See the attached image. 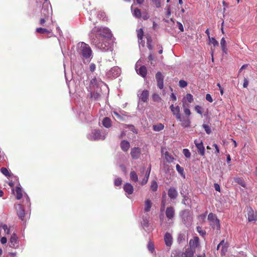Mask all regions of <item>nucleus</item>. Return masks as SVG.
<instances>
[{
    "label": "nucleus",
    "mask_w": 257,
    "mask_h": 257,
    "mask_svg": "<svg viewBox=\"0 0 257 257\" xmlns=\"http://www.w3.org/2000/svg\"><path fill=\"white\" fill-rule=\"evenodd\" d=\"M91 44L102 51H111L112 34L106 27H95L89 34Z\"/></svg>",
    "instance_id": "1"
},
{
    "label": "nucleus",
    "mask_w": 257,
    "mask_h": 257,
    "mask_svg": "<svg viewBox=\"0 0 257 257\" xmlns=\"http://www.w3.org/2000/svg\"><path fill=\"white\" fill-rule=\"evenodd\" d=\"M77 50L85 63H88L93 57L92 51L88 44L80 42L77 45Z\"/></svg>",
    "instance_id": "2"
},
{
    "label": "nucleus",
    "mask_w": 257,
    "mask_h": 257,
    "mask_svg": "<svg viewBox=\"0 0 257 257\" xmlns=\"http://www.w3.org/2000/svg\"><path fill=\"white\" fill-rule=\"evenodd\" d=\"M107 133L105 131H103L99 129H91L89 132L86 137L88 140L91 141H98L104 140L107 136Z\"/></svg>",
    "instance_id": "3"
},
{
    "label": "nucleus",
    "mask_w": 257,
    "mask_h": 257,
    "mask_svg": "<svg viewBox=\"0 0 257 257\" xmlns=\"http://www.w3.org/2000/svg\"><path fill=\"white\" fill-rule=\"evenodd\" d=\"M45 3L43 4V7H44ZM52 9L50 7V9L47 8V9H45L43 8L42 14L43 15V17L41 18L39 21V24L44 27H46V24H49V23L46 24L49 20V18L52 15ZM50 24H52L51 23Z\"/></svg>",
    "instance_id": "4"
},
{
    "label": "nucleus",
    "mask_w": 257,
    "mask_h": 257,
    "mask_svg": "<svg viewBox=\"0 0 257 257\" xmlns=\"http://www.w3.org/2000/svg\"><path fill=\"white\" fill-rule=\"evenodd\" d=\"M182 221L183 224L187 227H189L192 223L193 218L190 211L186 209L182 211L180 214Z\"/></svg>",
    "instance_id": "5"
},
{
    "label": "nucleus",
    "mask_w": 257,
    "mask_h": 257,
    "mask_svg": "<svg viewBox=\"0 0 257 257\" xmlns=\"http://www.w3.org/2000/svg\"><path fill=\"white\" fill-rule=\"evenodd\" d=\"M208 220L210 225L213 229L220 230V221L215 214L210 213L208 215Z\"/></svg>",
    "instance_id": "6"
},
{
    "label": "nucleus",
    "mask_w": 257,
    "mask_h": 257,
    "mask_svg": "<svg viewBox=\"0 0 257 257\" xmlns=\"http://www.w3.org/2000/svg\"><path fill=\"white\" fill-rule=\"evenodd\" d=\"M166 217L168 219V223L169 225H172L174 223L175 217V209L172 206L168 207L165 211Z\"/></svg>",
    "instance_id": "7"
},
{
    "label": "nucleus",
    "mask_w": 257,
    "mask_h": 257,
    "mask_svg": "<svg viewBox=\"0 0 257 257\" xmlns=\"http://www.w3.org/2000/svg\"><path fill=\"white\" fill-rule=\"evenodd\" d=\"M45 28H37L36 32L39 34H51L53 30L52 24H46Z\"/></svg>",
    "instance_id": "8"
},
{
    "label": "nucleus",
    "mask_w": 257,
    "mask_h": 257,
    "mask_svg": "<svg viewBox=\"0 0 257 257\" xmlns=\"http://www.w3.org/2000/svg\"><path fill=\"white\" fill-rule=\"evenodd\" d=\"M9 246L13 248H18L19 247V241L16 233H14L11 238L9 242Z\"/></svg>",
    "instance_id": "9"
},
{
    "label": "nucleus",
    "mask_w": 257,
    "mask_h": 257,
    "mask_svg": "<svg viewBox=\"0 0 257 257\" xmlns=\"http://www.w3.org/2000/svg\"><path fill=\"white\" fill-rule=\"evenodd\" d=\"M141 62V60L140 59L136 63V70L138 74H139L140 75L144 78L146 76L147 73L146 67L145 66H142L140 67L139 69H137L138 66L140 65Z\"/></svg>",
    "instance_id": "10"
},
{
    "label": "nucleus",
    "mask_w": 257,
    "mask_h": 257,
    "mask_svg": "<svg viewBox=\"0 0 257 257\" xmlns=\"http://www.w3.org/2000/svg\"><path fill=\"white\" fill-rule=\"evenodd\" d=\"M170 108L173 115L176 116V119L178 120H181V114L180 113V107L178 105L175 107L173 104H172L170 106Z\"/></svg>",
    "instance_id": "11"
},
{
    "label": "nucleus",
    "mask_w": 257,
    "mask_h": 257,
    "mask_svg": "<svg viewBox=\"0 0 257 257\" xmlns=\"http://www.w3.org/2000/svg\"><path fill=\"white\" fill-rule=\"evenodd\" d=\"M164 77L160 72H158L156 74V79L157 82V86L160 89L164 88Z\"/></svg>",
    "instance_id": "12"
},
{
    "label": "nucleus",
    "mask_w": 257,
    "mask_h": 257,
    "mask_svg": "<svg viewBox=\"0 0 257 257\" xmlns=\"http://www.w3.org/2000/svg\"><path fill=\"white\" fill-rule=\"evenodd\" d=\"M194 144L197 149L198 153L202 156L205 155V148L202 141L198 142L197 140H194Z\"/></svg>",
    "instance_id": "13"
},
{
    "label": "nucleus",
    "mask_w": 257,
    "mask_h": 257,
    "mask_svg": "<svg viewBox=\"0 0 257 257\" xmlns=\"http://www.w3.org/2000/svg\"><path fill=\"white\" fill-rule=\"evenodd\" d=\"M15 208L19 218L21 219L22 221L24 220L25 210L23 207L22 205L20 204H17L15 206Z\"/></svg>",
    "instance_id": "14"
},
{
    "label": "nucleus",
    "mask_w": 257,
    "mask_h": 257,
    "mask_svg": "<svg viewBox=\"0 0 257 257\" xmlns=\"http://www.w3.org/2000/svg\"><path fill=\"white\" fill-rule=\"evenodd\" d=\"M247 217L249 222L255 221L257 220L256 213L251 207L247 208Z\"/></svg>",
    "instance_id": "15"
},
{
    "label": "nucleus",
    "mask_w": 257,
    "mask_h": 257,
    "mask_svg": "<svg viewBox=\"0 0 257 257\" xmlns=\"http://www.w3.org/2000/svg\"><path fill=\"white\" fill-rule=\"evenodd\" d=\"M130 154L133 159H138L140 157L141 150L139 147L132 148Z\"/></svg>",
    "instance_id": "16"
},
{
    "label": "nucleus",
    "mask_w": 257,
    "mask_h": 257,
    "mask_svg": "<svg viewBox=\"0 0 257 257\" xmlns=\"http://www.w3.org/2000/svg\"><path fill=\"white\" fill-rule=\"evenodd\" d=\"M103 82L99 78H94L90 81V87L93 88L102 86Z\"/></svg>",
    "instance_id": "17"
},
{
    "label": "nucleus",
    "mask_w": 257,
    "mask_h": 257,
    "mask_svg": "<svg viewBox=\"0 0 257 257\" xmlns=\"http://www.w3.org/2000/svg\"><path fill=\"white\" fill-rule=\"evenodd\" d=\"M149 216H145L143 218L141 222L142 227L146 231H150L152 230V228L149 227Z\"/></svg>",
    "instance_id": "18"
},
{
    "label": "nucleus",
    "mask_w": 257,
    "mask_h": 257,
    "mask_svg": "<svg viewBox=\"0 0 257 257\" xmlns=\"http://www.w3.org/2000/svg\"><path fill=\"white\" fill-rule=\"evenodd\" d=\"M168 195L171 199H175L178 196V192L177 189L174 187H170L168 191Z\"/></svg>",
    "instance_id": "19"
},
{
    "label": "nucleus",
    "mask_w": 257,
    "mask_h": 257,
    "mask_svg": "<svg viewBox=\"0 0 257 257\" xmlns=\"http://www.w3.org/2000/svg\"><path fill=\"white\" fill-rule=\"evenodd\" d=\"M199 237L197 236H195L194 237L193 239H190L189 241V248H191L195 250V248H196L199 244Z\"/></svg>",
    "instance_id": "20"
},
{
    "label": "nucleus",
    "mask_w": 257,
    "mask_h": 257,
    "mask_svg": "<svg viewBox=\"0 0 257 257\" xmlns=\"http://www.w3.org/2000/svg\"><path fill=\"white\" fill-rule=\"evenodd\" d=\"M12 191L13 193L16 195L17 199L20 200L23 197V194L22 188L20 186H17L15 191L14 189H12Z\"/></svg>",
    "instance_id": "21"
},
{
    "label": "nucleus",
    "mask_w": 257,
    "mask_h": 257,
    "mask_svg": "<svg viewBox=\"0 0 257 257\" xmlns=\"http://www.w3.org/2000/svg\"><path fill=\"white\" fill-rule=\"evenodd\" d=\"M139 99L143 102H146L149 97V91L147 90H143L141 93L138 94Z\"/></svg>",
    "instance_id": "22"
},
{
    "label": "nucleus",
    "mask_w": 257,
    "mask_h": 257,
    "mask_svg": "<svg viewBox=\"0 0 257 257\" xmlns=\"http://www.w3.org/2000/svg\"><path fill=\"white\" fill-rule=\"evenodd\" d=\"M123 190L126 194L131 195L134 192V187L130 183H126L123 186Z\"/></svg>",
    "instance_id": "23"
},
{
    "label": "nucleus",
    "mask_w": 257,
    "mask_h": 257,
    "mask_svg": "<svg viewBox=\"0 0 257 257\" xmlns=\"http://www.w3.org/2000/svg\"><path fill=\"white\" fill-rule=\"evenodd\" d=\"M172 236L169 232H166L164 235V240L167 246H171L172 244Z\"/></svg>",
    "instance_id": "24"
},
{
    "label": "nucleus",
    "mask_w": 257,
    "mask_h": 257,
    "mask_svg": "<svg viewBox=\"0 0 257 257\" xmlns=\"http://www.w3.org/2000/svg\"><path fill=\"white\" fill-rule=\"evenodd\" d=\"M120 148L124 152H126L130 148V143L126 140H122L120 143Z\"/></svg>",
    "instance_id": "25"
},
{
    "label": "nucleus",
    "mask_w": 257,
    "mask_h": 257,
    "mask_svg": "<svg viewBox=\"0 0 257 257\" xmlns=\"http://www.w3.org/2000/svg\"><path fill=\"white\" fill-rule=\"evenodd\" d=\"M195 250L191 248H187L182 253V257H193Z\"/></svg>",
    "instance_id": "26"
},
{
    "label": "nucleus",
    "mask_w": 257,
    "mask_h": 257,
    "mask_svg": "<svg viewBox=\"0 0 257 257\" xmlns=\"http://www.w3.org/2000/svg\"><path fill=\"white\" fill-rule=\"evenodd\" d=\"M220 46L221 47V49L222 52L225 53H227V45H226V42L224 38H222L220 41Z\"/></svg>",
    "instance_id": "27"
},
{
    "label": "nucleus",
    "mask_w": 257,
    "mask_h": 257,
    "mask_svg": "<svg viewBox=\"0 0 257 257\" xmlns=\"http://www.w3.org/2000/svg\"><path fill=\"white\" fill-rule=\"evenodd\" d=\"M186 240V234L185 233L180 232L178 234L177 237V241L179 243H182L185 242Z\"/></svg>",
    "instance_id": "28"
},
{
    "label": "nucleus",
    "mask_w": 257,
    "mask_h": 257,
    "mask_svg": "<svg viewBox=\"0 0 257 257\" xmlns=\"http://www.w3.org/2000/svg\"><path fill=\"white\" fill-rule=\"evenodd\" d=\"M152 205V203L151 201L149 199H147L145 202L144 211L146 212L150 211Z\"/></svg>",
    "instance_id": "29"
},
{
    "label": "nucleus",
    "mask_w": 257,
    "mask_h": 257,
    "mask_svg": "<svg viewBox=\"0 0 257 257\" xmlns=\"http://www.w3.org/2000/svg\"><path fill=\"white\" fill-rule=\"evenodd\" d=\"M102 124L104 127L106 128L110 127L111 126V119L107 117H104L102 120Z\"/></svg>",
    "instance_id": "30"
},
{
    "label": "nucleus",
    "mask_w": 257,
    "mask_h": 257,
    "mask_svg": "<svg viewBox=\"0 0 257 257\" xmlns=\"http://www.w3.org/2000/svg\"><path fill=\"white\" fill-rule=\"evenodd\" d=\"M182 122V125L183 127L187 128L188 127L191 123V121L189 118H186L185 119H182L181 120H179Z\"/></svg>",
    "instance_id": "31"
},
{
    "label": "nucleus",
    "mask_w": 257,
    "mask_h": 257,
    "mask_svg": "<svg viewBox=\"0 0 257 257\" xmlns=\"http://www.w3.org/2000/svg\"><path fill=\"white\" fill-rule=\"evenodd\" d=\"M151 169V166H150L149 167L148 170L146 172L145 178H144V179L143 180V181L142 182V185H144L146 184L147 183V182L148 181V179H149V176H150Z\"/></svg>",
    "instance_id": "32"
},
{
    "label": "nucleus",
    "mask_w": 257,
    "mask_h": 257,
    "mask_svg": "<svg viewBox=\"0 0 257 257\" xmlns=\"http://www.w3.org/2000/svg\"><path fill=\"white\" fill-rule=\"evenodd\" d=\"M153 130L156 132H159L163 130L164 128V125L159 123L153 126Z\"/></svg>",
    "instance_id": "33"
},
{
    "label": "nucleus",
    "mask_w": 257,
    "mask_h": 257,
    "mask_svg": "<svg viewBox=\"0 0 257 257\" xmlns=\"http://www.w3.org/2000/svg\"><path fill=\"white\" fill-rule=\"evenodd\" d=\"M131 180L135 182L138 181V177L137 173L134 171H132L130 173Z\"/></svg>",
    "instance_id": "34"
},
{
    "label": "nucleus",
    "mask_w": 257,
    "mask_h": 257,
    "mask_svg": "<svg viewBox=\"0 0 257 257\" xmlns=\"http://www.w3.org/2000/svg\"><path fill=\"white\" fill-rule=\"evenodd\" d=\"M188 107L189 104L186 105V104L183 102V107L184 109V112L187 116H189L191 114V111L188 108Z\"/></svg>",
    "instance_id": "35"
},
{
    "label": "nucleus",
    "mask_w": 257,
    "mask_h": 257,
    "mask_svg": "<svg viewBox=\"0 0 257 257\" xmlns=\"http://www.w3.org/2000/svg\"><path fill=\"white\" fill-rule=\"evenodd\" d=\"M121 73V69L118 67H113V78L118 77Z\"/></svg>",
    "instance_id": "36"
},
{
    "label": "nucleus",
    "mask_w": 257,
    "mask_h": 257,
    "mask_svg": "<svg viewBox=\"0 0 257 257\" xmlns=\"http://www.w3.org/2000/svg\"><path fill=\"white\" fill-rule=\"evenodd\" d=\"M137 35L139 40V43L140 44V41H141V42H143L142 39L144 35V32L142 29H140V30H138Z\"/></svg>",
    "instance_id": "37"
},
{
    "label": "nucleus",
    "mask_w": 257,
    "mask_h": 257,
    "mask_svg": "<svg viewBox=\"0 0 257 257\" xmlns=\"http://www.w3.org/2000/svg\"><path fill=\"white\" fill-rule=\"evenodd\" d=\"M133 16L137 18H140L141 17V12L140 9L136 8L133 12Z\"/></svg>",
    "instance_id": "38"
},
{
    "label": "nucleus",
    "mask_w": 257,
    "mask_h": 257,
    "mask_svg": "<svg viewBox=\"0 0 257 257\" xmlns=\"http://www.w3.org/2000/svg\"><path fill=\"white\" fill-rule=\"evenodd\" d=\"M97 17L98 18H99L100 19H101L102 21H106L107 20V18L106 17V14L104 12H99L98 14H97Z\"/></svg>",
    "instance_id": "39"
},
{
    "label": "nucleus",
    "mask_w": 257,
    "mask_h": 257,
    "mask_svg": "<svg viewBox=\"0 0 257 257\" xmlns=\"http://www.w3.org/2000/svg\"><path fill=\"white\" fill-rule=\"evenodd\" d=\"M196 230L199 233V234L202 236H204L206 234V231L205 230L202 229L201 227L200 226H197Z\"/></svg>",
    "instance_id": "40"
},
{
    "label": "nucleus",
    "mask_w": 257,
    "mask_h": 257,
    "mask_svg": "<svg viewBox=\"0 0 257 257\" xmlns=\"http://www.w3.org/2000/svg\"><path fill=\"white\" fill-rule=\"evenodd\" d=\"M158 187V184H157V182L155 181H152L151 183V189L153 191L155 192L157 190Z\"/></svg>",
    "instance_id": "41"
},
{
    "label": "nucleus",
    "mask_w": 257,
    "mask_h": 257,
    "mask_svg": "<svg viewBox=\"0 0 257 257\" xmlns=\"http://www.w3.org/2000/svg\"><path fill=\"white\" fill-rule=\"evenodd\" d=\"M176 168L177 171L179 173H180L182 176L185 178V175L184 174V169L182 167H181L179 164H177L176 166Z\"/></svg>",
    "instance_id": "42"
},
{
    "label": "nucleus",
    "mask_w": 257,
    "mask_h": 257,
    "mask_svg": "<svg viewBox=\"0 0 257 257\" xmlns=\"http://www.w3.org/2000/svg\"><path fill=\"white\" fill-rule=\"evenodd\" d=\"M228 245L227 243H225L223 246H222L221 250V254L222 255H225L226 252L227 251V248Z\"/></svg>",
    "instance_id": "43"
},
{
    "label": "nucleus",
    "mask_w": 257,
    "mask_h": 257,
    "mask_svg": "<svg viewBox=\"0 0 257 257\" xmlns=\"http://www.w3.org/2000/svg\"><path fill=\"white\" fill-rule=\"evenodd\" d=\"M202 127L204 129V130L207 134L209 135L211 134V130L210 127L208 125L206 124H203Z\"/></svg>",
    "instance_id": "44"
},
{
    "label": "nucleus",
    "mask_w": 257,
    "mask_h": 257,
    "mask_svg": "<svg viewBox=\"0 0 257 257\" xmlns=\"http://www.w3.org/2000/svg\"><path fill=\"white\" fill-rule=\"evenodd\" d=\"M209 42L213 46L216 47L219 46V43L217 41L214 37L209 38Z\"/></svg>",
    "instance_id": "45"
},
{
    "label": "nucleus",
    "mask_w": 257,
    "mask_h": 257,
    "mask_svg": "<svg viewBox=\"0 0 257 257\" xmlns=\"http://www.w3.org/2000/svg\"><path fill=\"white\" fill-rule=\"evenodd\" d=\"M1 172L6 176H10L11 174L6 168L3 167L1 169Z\"/></svg>",
    "instance_id": "46"
},
{
    "label": "nucleus",
    "mask_w": 257,
    "mask_h": 257,
    "mask_svg": "<svg viewBox=\"0 0 257 257\" xmlns=\"http://www.w3.org/2000/svg\"><path fill=\"white\" fill-rule=\"evenodd\" d=\"M183 153L184 155L187 158H190L191 157V153L189 150L187 149H184L183 150Z\"/></svg>",
    "instance_id": "47"
},
{
    "label": "nucleus",
    "mask_w": 257,
    "mask_h": 257,
    "mask_svg": "<svg viewBox=\"0 0 257 257\" xmlns=\"http://www.w3.org/2000/svg\"><path fill=\"white\" fill-rule=\"evenodd\" d=\"M91 96L92 98H94V99L97 100L100 97V94L97 92L91 93Z\"/></svg>",
    "instance_id": "48"
},
{
    "label": "nucleus",
    "mask_w": 257,
    "mask_h": 257,
    "mask_svg": "<svg viewBox=\"0 0 257 257\" xmlns=\"http://www.w3.org/2000/svg\"><path fill=\"white\" fill-rule=\"evenodd\" d=\"M187 85V82L184 80H180L179 82V85L181 88H185Z\"/></svg>",
    "instance_id": "49"
},
{
    "label": "nucleus",
    "mask_w": 257,
    "mask_h": 257,
    "mask_svg": "<svg viewBox=\"0 0 257 257\" xmlns=\"http://www.w3.org/2000/svg\"><path fill=\"white\" fill-rule=\"evenodd\" d=\"M186 98L189 103H191L193 101V95L191 94H187L186 95Z\"/></svg>",
    "instance_id": "50"
},
{
    "label": "nucleus",
    "mask_w": 257,
    "mask_h": 257,
    "mask_svg": "<svg viewBox=\"0 0 257 257\" xmlns=\"http://www.w3.org/2000/svg\"><path fill=\"white\" fill-rule=\"evenodd\" d=\"M234 181L235 182L238 183L239 184L241 185L242 186H244V183L243 182V180L241 178L239 177H236L234 178Z\"/></svg>",
    "instance_id": "51"
},
{
    "label": "nucleus",
    "mask_w": 257,
    "mask_h": 257,
    "mask_svg": "<svg viewBox=\"0 0 257 257\" xmlns=\"http://www.w3.org/2000/svg\"><path fill=\"white\" fill-rule=\"evenodd\" d=\"M8 227L7 224L1 223L0 225V234H2V230H4V232L6 231Z\"/></svg>",
    "instance_id": "52"
},
{
    "label": "nucleus",
    "mask_w": 257,
    "mask_h": 257,
    "mask_svg": "<svg viewBox=\"0 0 257 257\" xmlns=\"http://www.w3.org/2000/svg\"><path fill=\"white\" fill-rule=\"evenodd\" d=\"M148 248L151 252H153L154 251V245L153 243L150 242L148 244Z\"/></svg>",
    "instance_id": "53"
},
{
    "label": "nucleus",
    "mask_w": 257,
    "mask_h": 257,
    "mask_svg": "<svg viewBox=\"0 0 257 257\" xmlns=\"http://www.w3.org/2000/svg\"><path fill=\"white\" fill-rule=\"evenodd\" d=\"M152 97H153V100L157 102H159L161 100V98L160 97V96L158 94H156V93H155L153 95Z\"/></svg>",
    "instance_id": "54"
},
{
    "label": "nucleus",
    "mask_w": 257,
    "mask_h": 257,
    "mask_svg": "<svg viewBox=\"0 0 257 257\" xmlns=\"http://www.w3.org/2000/svg\"><path fill=\"white\" fill-rule=\"evenodd\" d=\"M195 110L196 111V112L200 114H202V107H201L199 105H196L195 107Z\"/></svg>",
    "instance_id": "55"
},
{
    "label": "nucleus",
    "mask_w": 257,
    "mask_h": 257,
    "mask_svg": "<svg viewBox=\"0 0 257 257\" xmlns=\"http://www.w3.org/2000/svg\"><path fill=\"white\" fill-rule=\"evenodd\" d=\"M122 180L120 178L116 179L114 181V185L116 186H119L121 184Z\"/></svg>",
    "instance_id": "56"
},
{
    "label": "nucleus",
    "mask_w": 257,
    "mask_h": 257,
    "mask_svg": "<svg viewBox=\"0 0 257 257\" xmlns=\"http://www.w3.org/2000/svg\"><path fill=\"white\" fill-rule=\"evenodd\" d=\"M153 2L155 4L156 8H158L161 7V2L160 0H153Z\"/></svg>",
    "instance_id": "57"
},
{
    "label": "nucleus",
    "mask_w": 257,
    "mask_h": 257,
    "mask_svg": "<svg viewBox=\"0 0 257 257\" xmlns=\"http://www.w3.org/2000/svg\"><path fill=\"white\" fill-rule=\"evenodd\" d=\"M206 99L210 102H213V99L209 94H207L206 95Z\"/></svg>",
    "instance_id": "58"
},
{
    "label": "nucleus",
    "mask_w": 257,
    "mask_h": 257,
    "mask_svg": "<svg viewBox=\"0 0 257 257\" xmlns=\"http://www.w3.org/2000/svg\"><path fill=\"white\" fill-rule=\"evenodd\" d=\"M183 199L182 200V204L186 205H187L186 201L188 199V197L187 195H183Z\"/></svg>",
    "instance_id": "59"
},
{
    "label": "nucleus",
    "mask_w": 257,
    "mask_h": 257,
    "mask_svg": "<svg viewBox=\"0 0 257 257\" xmlns=\"http://www.w3.org/2000/svg\"><path fill=\"white\" fill-rule=\"evenodd\" d=\"M177 25H178V28L180 30V31L181 32H183L184 31V28H183V25L180 22H177Z\"/></svg>",
    "instance_id": "60"
},
{
    "label": "nucleus",
    "mask_w": 257,
    "mask_h": 257,
    "mask_svg": "<svg viewBox=\"0 0 257 257\" xmlns=\"http://www.w3.org/2000/svg\"><path fill=\"white\" fill-rule=\"evenodd\" d=\"M151 39H150V38H148V39H147V44L148 48L150 50H152V46H151Z\"/></svg>",
    "instance_id": "61"
},
{
    "label": "nucleus",
    "mask_w": 257,
    "mask_h": 257,
    "mask_svg": "<svg viewBox=\"0 0 257 257\" xmlns=\"http://www.w3.org/2000/svg\"><path fill=\"white\" fill-rule=\"evenodd\" d=\"M248 85V81L247 79L245 78L243 80V86L244 88H246L247 87Z\"/></svg>",
    "instance_id": "62"
},
{
    "label": "nucleus",
    "mask_w": 257,
    "mask_h": 257,
    "mask_svg": "<svg viewBox=\"0 0 257 257\" xmlns=\"http://www.w3.org/2000/svg\"><path fill=\"white\" fill-rule=\"evenodd\" d=\"M214 186V188H215L216 191H219V192L220 191V186H219V185L218 184L215 183Z\"/></svg>",
    "instance_id": "63"
},
{
    "label": "nucleus",
    "mask_w": 257,
    "mask_h": 257,
    "mask_svg": "<svg viewBox=\"0 0 257 257\" xmlns=\"http://www.w3.org/2000/svg\"><path fill=\"white\" fill-rule=\"evenodd\" d=\"M213 146L215 149V153L217 154H218L219 153V147L217 146V145L216 144H214L213 145Z\"/></svg>",
    "instance_id": "64"
}]
</instances>
